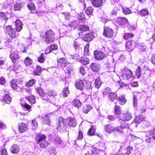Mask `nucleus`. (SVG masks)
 <instances>
[{"label": "nucleus", "mask_w": 155, "mask_h": 155, "mask_svg": "<svg viewBox=\"0 0 155 155\" xmlns=\"http://www.w3.org/2000/svg\"><path fill=\"white\" fill-rule=\"evenodd\" d=\"M95 87L98 89L101 85V81L99 78H97L95 81Z\"/></svg>", "instance_id": "32"}, {"label": "nucleus", "mask_w": 155, "mask_h": 155, "mask_svg": "<svg viewBox=\"0 0 155 155\" xmlns=\"http://www.w3.org/2000/svg\"><path fill=\"white\" fill-rule=\"evenodd\" d=\"M21 104L22 107L23 109L25 111H28L30 112L31 110V107L22 101V99L21 100Z\"/></svg>", "instance_id": "18"}, {"label": "nucleus", "mask_w": 155, "mask_h": 155, "mask_svg": "<svg viewBox=\"0 0 155 155\" xmlns=\"http://www.w3.org/2000/svg\"><path fill=\"white\" fill-rule=\"evenodd\" d=\"M94 54L95 59L99 61L102 60L105 57V55L102 51H94Z\"/></svg>", "instance_id": "11"}, {"label": "nucleus", "mask_w": 155, "mask_h": 155, "mask_svg": "<svg viewBox=\"0 0 155 155\" xmlns=\"http://www.w3.org/2000/svg\"><path fill=\"white\" fill-rule=\"evenodd\" d=\"M79 28L80 30L85 31H88L89 29V27L84 25H80L79 26Z\"/></svg>", "instance_id": "57"}, {"label": "nucleus", "mask_w": 155, "mask_h": 155, "mask_svg": "<svg viewBox=\"0 0 155 155\" xmlns=\"http://www.w3.org/2000/svg\"><path fill=\"white\" fill-rule=\"evenodd\" d=\"M58 65L60 66L61 68L63 69V68L66 67V69L68 73H70L71 69L70 68H68V66H69L70 64L67 62L66 59L64 58H60L58 59Z\"/></svg>", "instance_id": "3"}, {"label": "nucleus", "mask_w": 155, "mask_h": 155, "mask_svg": "<svg viewBox=\"0 0 155 155\" xmlns=\"http://www.w3.org/2000/svg\"><path fill=\"white\" fill-rule=\"evenodd\" d=\"M114 127L111 124H109L104 126V130L108 134H110L112 131L114 132Z\"/></svg>", "instance_id": "21"}, {"label": "nucleus", "mask_w": 155, "mask_h": 155, "mask_svg": "<svg viewBox=\"0 0 155 155\" xmlns=\"http://www.w3.org/2000/svg\"><path fill=\"white\" fill-rule=\"evenodd\" d=\"M86 21V18L84 17H83L80 15L78 18V22L80 23H83Z\"/></svg>", "instance_id": "64"}, {"label": "nucleus", "mask_w": 155, "mask_h": 155, "mask_svg": "<svg viewBox=\"0 0 155 155\" xmlns=\"http://www.w3.org/2000/svg\"><path fill=\"white\" fill-rule=\"evenodd\" d=\"M42 97V99L44 100H45V101H47L48 102L50 103H53V101H51V100L50 99V98L46 96V95H45L44 94L42 96H41Z\"/></svg>", "instance_id": "48"}, {"label": "nucleus", "mask_w": 155, "mask_h": 155, "mask_svg": "<svg viewBox=\"0 0 155 155\" xmlns=\"http://www.w3.org/2000/svg\"><path fill=\"white\" fill-rule=\"evenodd\" d=\"M124 131V129H123V127H122L121 126H120L114 127V132H116L123 133Z\"/></svg>", "instance_id": "43"}, {"label": "nucleus", "mask_w": 155, "mask_h": 155, "mask_svg": "<svg viewBox=\"0 0 155 155\" xmlns=\"http://www.w3.org/2000/svg\"><path fill=\"white\" fill-rule=\"evenodd\" d=\"M117 22L119 25L122 26H124L128 23L127 20L124 18H118L117 20Z\"/></svg>", "instance_id": "19"}, {"label": "nucleus", "mask_w": 155, "mask_h": 155, "mask_svg": "<svg viewBox=\"0 0 155 155\" xmlns=\"http://www.w3.org/2000/svg\"><path fill=\"white\" fill-rule=\"evenodd\" d=\"M36 81L34 79H32L29 80L26 84V86L27 87H31L35 83Z\"/></svg>", "instance_id": "58"}, {"label": "nucleus", "mask_w": 155, "mask_h": 155, "mask_svg": "<svg viewBox=\"0 0 155 155\" xmlns=\"http://www.w3.org/2000/svg\"><path fill=\"white\" fill-rule=\"evenodd\" d=\"M49 138L56 145L61 143V140L60 137L54 133L50 134L49 136Z\"/></svg>", "instance_id": "6"}, {"label": "nucleus", "mask_w": 155, "mask_h": 155, "mask_svg": "<svg viewBox=\"0 0 155 155\" xmlns=\"http://www.w3.org/2000/svg\"><path fill=\"white\" fill-rule=\"evenodd\" d=\"M46 136L45 134H38L37 137V142L38 143H39L41 141L46 139Z\"/></svg>", "instance_id": "30"}, {"label": "nucleus", "mask_w": 155, "mask_h": 155, "mask_svg": "<svg viewBox=\"0 0 155 155\" xmlns=\"http://www.w3.org/2000/svg\"><path fill=\"white\" fill-rule=\"evenodd\" d=\"M94 37V35L92 32L86 34L82 37L84 40L87 42H89L92 40Z\"/></svg>", "instance_id": "17"}, {"label": "nucleus", "mask_w": 155, "mask_h": 155, "mask_svg": "<svg viewBox=\"0 0 155 155\" xmlns=\"http://www.w3.org/2000/svg\"><path fill=\"white\" fill-rule=\"evenodd\" d=\"M39 144L40 147L42 148H45L48 145V141L46 140L42 141Z\"/></svg>", "instance_id": "54"}, {"label": "nucleus", "mask_w": 155, "mask_h": 155, "mask_svg": "<svg viewBox=\"0 0 155 155\" xmlns=\"http://www.w3.org/2000/svg\"><path fill=\"white\" fill-rule=\"evenodd\" d=\"M126 47L128 51H131L135 47V43L134 41H129L126 43Z\"/></svg>", "instance_id": "16"}, {"label": "nucleus", "mask_w": 155, "mask_h": 155, "mask_svg": "<svg viewBox=\"0 0 155 155\" xmlns=\"http://www.w3.org/2000/svg\"><path fill=\"white\" fill-rule=\"evenodd\" d=\"M47 94L50 98L51 101L54 100L55 98L54 97L56 95V92L54 91H49L47 92Z\"/></svg>", "instance_id": "25"}, {"label": "nucleus", "mask_w": 155, "mask_h": 155, "mask_svg": "<svg viewBox=\"0 0 155 155\" xmlns=\"http://www.w3.org/2000/svg\"><path fill=\"white\" fill-rule=\"evenodd\" d=\"M9 14L8 13H1L0 14V17L2 20H7L8 19V17Z\"/></svg>", "instance_id": "42"}, {"label": "nucleus", "mask_w": 155, "mask_h": 155, "mask_svg": "<svg viewBox=\"0 0 155 155\" xmlns=\"http://www.w3.org/2000/svg\"><path fill=\"white\" fill-rule=\"evenodd\" d=\"M89 44H87L84 48V54L85 56L89 55Z\"/></svg>", "instance_id": "45"}, {"label": "nucleus", "mask_w": 155, "mask_h": 155, "mask_svg": "<svg viewBox=\"0 0 155 155\" xmlns=\"http://www.w3.org/2000/svg\"><path fill=\"white\" fill-rule=\"evenodd\" d=\"M38 58V61L41 63H43L45 60L44 53H42Z\"/></svg>", "instance_id": "44"}, {"label": "nucleus", "mask_w": 155, "mask_h": 155, "mask_svg": "<svg viewBox=\"0 0 155 155\" xmlns=\"http://www.w3.org/2000/svg\"><path fill=\"white\" fill-rule=\"evenodd\" d=\"M103 35L105 37L111 38L113 36V31L111 28L104 27Z\"/></svg>", "instance_id": "8"}, {"label": "nucleus", "mask_w": 155, "mask_h": 155, "mask_svg": "<svg viewBox=\"0 0 155 155\" xmlns=\"http://www.w3.org/2000/svg\"><path fill=\"white\" fill-rule=\"evenodd\" d=\"M20 147L17 144H14L11 147L10 150L13 153H17L19 151Z\"/></svg>", "instance_id": "26"}, {"label": "nucleus", "mask_w": 155, "mask_h": 155, "mask_svg": "<svg viewBox=\"0 0 155 155\" xmlns=\"http://www.w3.org/2000/svg\"><path fill=\"white\" fill-rule=\"evenodd\" d=\"M22 23L18 19L15 21V29L17 31H20L22 28Z\"/></svg>", "instance_id": "22"}, {"label": "nucleus", "mask_w": 155, "mask_h": 155, "mask_svg": "<svg viewBox=\"0 0 155 155\" xmlns=\"http://www.w3.org/2000/svg\"><path fill=\"white\" fill-rule=\"evenodd\" d=\"M44 37L46 42L47 43H50L54 40L55 34L52 30H48L45 32Z\"/></svg>", "instance_id": "1"}, {"label": "nucleus", "mask_w": 155, "mask_h": 155, "mask_svg": "<svg viewBox=\"0 0 155 155\" xmlns=\"http://www.w3.org/2000/svg\"><path fill=\"white\" fill-rule=\"evenodd\" d=\"M6 31L8 34L12 38L16 37V34L14 29L11 26L8 25L6 26Z\"/></svg>", "instance_id": "10"}, {"label": "nucleus", "mask_w": 155, "mask_h": 155, "mask_svg": "<svg viewBox=\"0 0 155 155\" xmlns=\"http://www.w3.org/2000/svg\"><path fill=\"white\" fill-rule=\"evenodd\" d=\"M143 120V116L141 115L135 117L134 119V122L139 123L141 122Z\"/></svg>", "instance_id": "49"}, {"label": "nucleus", "mask_w": 155, "mask_h": 155, "mask_svg": "<svg viewBox=\"0 0 155 155\" xmlns=\"http://www.w3.org/2000/svg\"><path fill=\"white\" fill-rule=\"evenodd\" d=\"M118 101L119 103L121 105H123L126 102L127 100L126 98L123 96L119 97L118 98Z\"/></svg>", "instance_id": "38"}, {"label": "nucleus", "mask_w": 155, "mask_h": 155, "mask_svg": "<svg viewBox=\"0 0 155 155\" xmlns=\"http://www.w3.org/2000/svg\"><path fill=\"white\" fill-rule=\"evenodd\" d=\"M111 90V89L109 87H107L104 89L103 91V94L104 95H107V94H109L110 93H112Z\"/></svg>", "instance_id": "50"}, {"label": "nucleus", "mask_w": 155, "mask_h": 155, "mask_svg": "<svg viewBox=\"0 0 155 155\" xmlns=\"http://www.w3.org/2000/svg\"><path fill=\"white\" fill-rule=\"evenodd\" d=\"M85 80H79L76 82L75 86L76 88L79 90H82L84 89L85 87Z\"/></svg>", "instance_id": "14"}, {"label": "nucleus", "mask_w": 155, "mask_h": 155, "mask_svg": "<svg viewBox=\"0 0 155 155\" xmlns=\"http://www.w3.org/2000/svg\"><path fill=\"white\" fill-rule=\"evenodd\" d=\"M49 149L51 155H56V149L54 147L52 146H50L49 147Z\"/></svg>", "instance_id": "46"}, {"label": "nucleus", "mask_w": 155, "mask_h": 155, "mask_svg": "<svg viewBox=\"0 0 155 155\" xmlns=\"http://www.w3.org/2000/svg\"><path fill=\"white\" fill-rule=\"evenodd\" d=\"M64 120L62 117H60L58 119V122L57 125V128L61 132L65 130L66 128V126L64 124Z\"/></svg>", "instance_id": "5"}, {"label": "nucleus", "mask_w": 155, "mask_h": 155, "mask_svg": "<svg viewBox=\"0 0 155 155\" xmlns=\"http://www.w3.org/2000/svg\"><path fill=\"white\" fill-rule=\"evenodd\" d=\"M112 60V58L110 57L109 58L105 59L104 60V63L106 65V67L109 71H112L113 70V66L111 64Z\"/></svg>", "instance_id": "12"}, {"label": "nucleus", "mask_w": 155, "mask_h": 155, "mask_svg": "<svg viewBox=\"0 0 155 155\" xmlns=\"http://www.w3.org/2000/svg\"><path fill=\"white\" fill-rule=\"evenodd\" d=\"M42 72V68L38 67L34 71V74L36 75H39Z\"/></svg>", "instance_id": "35"}, {"label": "nucleus", "mask_w": 155, "mask_h": 155, "mask_svg": "<svg viewBox=\"0 0 155 155\" xmlns=\"http://www.w3.org/2000/svg\"><path fill=\"white\" fill-rule=\"evenodd\" d=\"M132 117V115L131 114H122L120 116V120L124 121L129 120Z\"/></svg>", "instance_id": "15"}, {"label": "nucleus", "mask_w": 155, "mask_h": 155, "mask_svg": "<svg viewBox=\"0 0 155 155\" xmlns=\"http://www.w3.org/2000/svg\"><path fill=\"white\" fill-rule=\"evenodd\" d=\"M93 10L92 7H89L85 11V13L87 15H90L92 13Z\"/></svg>", "instance_id": "56"}, {"label": "nucleus", "mask_w": 155, "mask_h": 155, "mask_svg": "<svg viewBox=\"0 0 155 155\" xmlns=\"http://www.w3.org/2000/svg\"><path fill=\"white\" fill-rule=\"evenodd\" d=\"M108 98L109 100L112 102H114L117 98V94L116 92H112L108 95Z\"/></svg>", "instance_id": "23"}, {"label": "nucleus", "mask_w": 155, "mask_h": 155, "mask_svg": "<svg viewBox=\"0 0 155 155\" xmlns=\"http://www.w3.org/2000/svg\"><path fill=\"white\" fill-rule=\"evenodd\" d=\"M28 129V126L25 123H22L19 125L18 130L20 133H22L25 132Z\"/></svg>", "instance_id": "24"}, {"label": "nucleus", "mask_w": 155, "mask_h": 155, "mask_svg": "<svg viewBox=\"0 0 155 155\" xmlns=\"http://www.w3.org/2000/svg\"><path fill=\"white\" fill-rule=\"evenodd\" d=\"M27 6L28 8L30 10H34L35 8V4L33 3H29L28 4Z\"/></svg>", "instance_id": "62"}, {"label": "nucleus", "mask_w": 155, "mask_h": 155, "mask_svg": "<svg viewBox=\"0 0 155 155\" xmlns=\"http://www.w3.org/2000/svg\"><path fill=\"white\" fill-rule=\"evenodd\" d=\"M31 127L32 129L35 130L38 127V124L36 120H34L32 121L31 124Z\"/></svg>", "instance_id": "55"}, {"label": "nucleus", "mask_w": 155, "mask_h": 155, "mask_svg": "<svg viewBox=\"0 0 155 155\" xmlns=\"http://www.w3.org/2000/svg\"><path fill=\"white\" fill-rule=\"evenodd\" d=\"M33 62L32 60L29 57H27L24 60V63L26 66L31 64Z\"/></svg>", "instance_id": "39"}, {"label": "nucleus", "mask_w": 155, "mask_h": 155, "mask_svg": "<svg viewBox=\"0 0 155 155\" xmlns=\"http://www.w3.org/2000/svg\"><path fill=\"white\" fill-rule=\"evenodd\" d=\"M79 61L84 64L86 65L89 63V59L87 58L82 57L79 60Z\"/></svg>", "instance_id": "37"}, {"label": "nucleus", "mask_w": 155, "mask_h": 155, "mask_svg": "<svg viewBox=\"0 0 155 155\" xmlns=\"http://www.w3.org/2000/svg\"><path fill=\"white\" fill-rule=\"evenodd\" d=\"M138 13L140 15L144 16L148 15L149 12L147 8H145L138 12Z\"/></svg>", "instance_id": "31"}, {"label": "nucleus", "mask_w": 155, "mask_h": 155, "mask_svg": "<svg viewBox=\"0 0 155 155\" xmlns=\"http://www.w3.org/2000/svg\"><path fill=\"white\" fill-rule=\"evenodd\" d=\"M12 87L13 89L19 92L21 91V88L18 85V81L16 79H13L10 82Z\"/></svg>", "instance_id": "13"}, {"label": "nucleus", "mask_w": 155, "mask_h": 155, "mask_svg": "<svg viewBox=\"0 0 155 155\" xmlns=\"http://www.w3.org/2000/svg\"><path fill=\"white\" fill-rule=\"evenodd\" d=\"M91 109V107L89 105H86L83 108V111L85 114H87Z\"/></svg>", "instance_id": "36"}, {"label": "nucleus", "mask_w": 155, "mask_h": 155, "mask_svg": "<svg viewBox=\"0 0 155 155\" xmlns=\"http://www.w3.org/2000/svg\"><path fill=\"white\" fill-rule=\"evenodd\" d=\"M114 112L116 114H119L121 113V108L120 107L115 105L114 107Z\"/></svg>", "instance_id": "47"}, {"label": "nucleus", "mask_w": 155, "mask_h": 155, "mask_svg": "<svg viewBox=\"0 0 155 155\" xmlns=\"http://www.w3.org/2000/svg\"><path fill=\"white\" fill-rule=\"evenodd\" d=\"M95 131V128L93 126H91L90 128L88 130V135L90 136L94 135Z\"/></svg>", "instance_id": "34"}, {"label": "nucleus", "mask_w": 155, "mask_h": 155, "mask_svg": "<svg viewBox=\"0 0 155 155\" xmlns=\"http://www.w3.org/2000/svg\"><path fill=\"white\" fill-rule=\"evenodd\" d=\"M125 152L124 153V154L129 155L133 151V149L132 147L129 146L127 147L126 150H125Z\"/></svg>", "instance_id": "51"}, {"label": "nucleus", "mask_w": 155, "mask_h": 155, "mask_svg": "<svg viewBox=\"0 0 155 155\" xmlns=\"http://www.w3.org/2000/svg\"><path fill=\"white\" fill-rule=\"evenodd\" d=\"M92 5L95 7H99L102 5L103 4L102 0H92Z\"/></svg>", "instance_id": "28"}, {"label": "nucleus", "mask_w": 155, "mask_h": 155, "mask_svg": "<svg viewBox=\"0 0 155 155\" xmlns=\"http://www.w3.org/2000/svg\"><path fill=\"white\" fill-rule=\"evenodd\" d=\"M78 24L77 23L76 21H75L73 22L72 23H71L68 25H66V27L67 28H69V27L71 28L74 27H76L77 26H78Z\"/></svg>", "instance_id": "52"}, {"label": "nucleus", "mask_w": 155, "mask_h": 155, "mask_svg": "<svg viewBox=\"0 0 155 155\" xmlns=\"http://www.w3.org/2000/svg\"><path fill=\"white\" fill-rule=\"evenodd\" d=\"M25 99L31 104H33L35 102V97L32 95H31L29 96H26Z\"/></svg>", "instance_id": "29"}, {"label": "nucleus", "mask_w": 155, "mask_h": 155, "mask_svg": "<svg viewBox=\"0 0 155 155\" xmlns=\"http://www.w3.org/2000/svg\"><path fill=\"white\" fill-rule=\"evenodd\" d=\"M154 140H155V128L153 131L147 132L146 136V141L147 143H152Z\"/></svg>", "instance_id": "2"}, {"label": "nucleus", "mask_w": 155, "mask_h": 155, "mask_svg": "<svg viewBox=\"0 0 155 155\" xmlns=\"http://www.w3.org/2000/svg\"><path fill=\"white\" fill-rule=\"evenodd\" d=\"M134 36L133 33H126L124 34V38L125 39H128L129 38H132Z\"/></svg>", "instance_id": "53"}, {"label": "nucleus", "mask_w": 155, "mask_h": 155, "mask_svg": "<svg viewBox=\"0 0 155 155\" xmlns=\"http://www.w3.org/2000/svg\"><path fill=\"white\" fill-rule=\"evenodd\" d=\"M58 47V46L56 45H52L48 48V50H51L52 52L53 50L57 49Z\"/></svg>", "instance_id": "60"}, {"label": "nucleus", "mask_w": 155, "mask_h": 155, "mask_svg": "<svg viewBox=\"0 0 155 155\" xmlns=\"http://www.w3.org/2000/svg\"><path fill=\"white\" fill-rule=\"evenodd\" d=\"M12 100L10 94L8 91H5L4 95L2 96V101L5 103L9 104Z\"/></svg>", "instance_id": "9"}, {"label": "nucleus", "mask_w": 155, "mask_h": 155, "mask_svg": "<svg viewBox=\"0 0 155 155\" xmlns=\"http://www.w3.org/2000/svg\"><path fill=\"white\" fill-rule=\"evenodd\" d=\"M10 57L13 62H15L16 60L18 59V54L16 53H12L10 55Z\"/></svg>", "instance_id": "40"}, {"label": "nucleus", "mask_w": 155, "mask_h": 155, "mask_svg": "<svg viewBox=\"0 0 155 155\" xmlns=\"http://www.w3.org/2000/svg\"><path fill=\"white\" fill-rule=\"evenodd\" d=\"M91 68L93 71L98 72L100 69V66L95 63H92L91 65Z\"/></svg>", "instance_id": "20"}, {"label": "nucleus", "mask_w": 155, "mask_h": 155, "mask_svg": "<svg viewBox=\"0 0 155 155\" xmlns=\"http://www.w3.org/2000/svg\"><path fill=\"white\" fill-rule=\"evenodd\" d=\"M132 75V71L128 68H125L122 70L120 78L123 79L128 80L131 78Z\"/></svg>", "instance_id": "4"}, {"label": "nucleus", "mask_w": 155, "mask_h": 155, "mask_svg": "<svg viewBox=\"0 0 155 155\" xmlns=\"http://www.w3.org/2000/svg\"><path fill=\"white\" fill-rule=\"evenodd\" d=\"M50 114H45L44 117H41V118L43 119V123L48 125H50L51 123L49 116Z\"/></svg>", "instance_id": "27"}, {"label": "nucleus", "mask_w": 155, "mask_h": 155, "mask_svg": "<svg viewBox=\"0 0 155 155\" xmlns=\"http://www.w3.org/2000/svg\"><path fill=\"white\" fill-rule=\"evenodd\" d=\"M72 103L74 106L79 108L81 106V103L78 99H75L72 101Z\"/></svg>", "instance_id": "33"}, {"label": "nucleus", "mask_w": 155, "mask_h": 155, "mask_svg": "<svg viewBox=\"0 0 155 155\" xmlns=\"http://www.w3.org/2000/svg\"><path fill=\"white\" fill-rule=\"evenodd\" d=\"M150 125V123L146 120L143 121L142 124V127L143 128H147Z\"/></svg>", "instance_id": "59"}, {"label": "nucleus", "mask_w": 155, "mask_h": 155, "mask_svg": "<svg viewBox=\"0 0 155 155\" xmlns=\"http://www.w3.org/2000/svg\"><path fill=\"white\" fill-rule=\"evenodd\" d=\"M64 122L68 126L73 127H75L77 124L76 120L74 117H69L64 120Z\"/></svg>", "instance_id": "7"}, {"label": "nucleus", "mask_w": 155, "mask_h": 155, "mask_svg": "<svg viewBox=\"0 0 155 155\" xmlns=\"http://www.w3.org/2000/svg\"><path fill=\"white\" fill-rule=\"evenodd\" d=\"M141 70V68L138 66L136 70V75L138 78H139L140 77Z\"/></svg>", "instance_id": "63"}, {"label": "nucleus", "mask_w": 155, "mask_h": 155, "mask_svg": "<svg viewBox=\"0 0 155 155\" xmlns=\"http://www.w3.org/2000/svg\"><path fill=\"white\" fill-rule=\"evenodd\" d=\"M62 94L64 97H67L69 94V91L67 87H65L62 91Z\"/></svg>", "instance_id": "41"}, {"label": "nucleus", "mask_w": 155, "mask_h": 155, "mask_svg": "<svg viewBox=\"0 0 155 155\" xmlns=\"http://www.w3.org/2000/svg\"><path fill=\"white\" fill-rule=\"evenodd\" d=\"M124 13L126 15H128L131 13V11L129 8H123Z\"/></svg>", "instance_id": "61"}]
</instances>
